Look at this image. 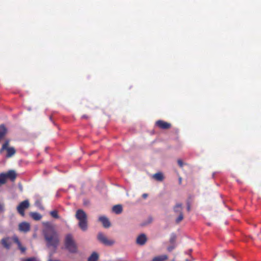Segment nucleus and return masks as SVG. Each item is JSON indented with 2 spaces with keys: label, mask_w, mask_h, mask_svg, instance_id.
<instances>
[{
  "label": "nucleus",
  "mask_w": 261,
  "mask_h": 261,
  "mask_svg": "<svg viewBox=\"0 0 261 261\" xmlns=\"http://www.w3.org/2000/svg\"><path fill=\"white\" fill-rule=\"evenodd\" d=\"M190 210H191L190 206V205H188L187 206V211L189 212L190 211Z\"/></svg>",
  "instance_id": "7c9ffc66"
},
{
  "label": "nucleus",
  "mask_w": 261,
  "mask_h": 261,
  "mask_svg": "<svg viewBox=\"0 0 261 261\" xmlns=\"http://www.w3.org/2000/svg\"><path fill=\"white\" fill-rule=\"evenodd\" d=\"M98 259V254L96 252H93L88 258V261H97Z\"/></svg>",
  "instance_id": "6ab92c4d"
},
{
  "label": "nucleus",
  "mask_w": 261,
  "mask_h": 261,
  "mask_svg": "<svg viewBox=\"0 0 261 261\" xmlns=\"http://www.w3.org/2000/svg\"><path fill=\"white\" fill-rule=\"evenodd\" d=\"M30 206L28 200H25L19 203L17 207L18 213L22 216H24V211Z\"/></svg>",
  "instance_id": "39448f33"
},
{
  "label": "nucleus",
  "mask_w": 261,
  "mask_h": 261,
  "mask_svg": "<svg viewBox=\"0 0 261 261\" xmlns=\"http://www.w3.org/2000/svg\"><path fill=\"white\" fill-rule=\"evenodd\" d=\"M88 118V116L85 115H84L82 116V118L87 119Z\"/></svg>",
  "instance_id": "c756f323"
},
{
  "label": "nucleus",
  "mask_w": 261,
  "mask_h": 261,
  "mask_svg": "<svg viewBox=\"0 0 261 261\" xmlns=\"http://www.w3.org/2000/svg\"><path fill=\"white\" fill-rule=\"evenodd\" d=\"M18 228L20 231L28 232L30 229V225L29 223L23 222L19 224Z\"/></svg>",
  "instance_id": "1a4fd4ad"
},
{
  "label": "nucleus",
  "mask_w": 261,
  "mask_h": 261,
  "mask_svg": "<svg viewBox=\"0 0 261 261\" xmlns=\"http://www.w3.org/2000/svg\"><path fill=\"white\" fill-rule=\"evenodd\" d=\"M122 206L121 204L114 205L112 208L113 212L116 214H120L122 212Z\"/></svg>",
  "instance_id": "ddd939ff"
},
{
  "label": "nucleus",
  "mask_w": 261,
  "mask_h": 261,
  "mask_svg": "<svg viewBox=\"0 0 261 261\" xmlns=\"http://www.w3.org/2000/svg\"><path fill=\"white\" fill-rule=\"evenodd\" d=\"M177 163H178V165L180 167H183L184 163H183V162L181 160L178 159L177 160Z\"/></svg>",
  "instance_id": "393cba45"
},
{
  "label": "nucleus",
  "mask_w": 261,
  "mask_h": 261,
  "mask_svg": "<svg viewBox=\"0 0 261 261\" xmlns=\"http://www.w3.org/2000/svg\"><path fill=\"white\" fill-rule=\"evenodd\" d=\"M4 211V204L0 203V213Z\"/></svg>",
  "instance_id": "a878e982"
},
{
  "label": "nucleus",
  "mask_w": 261,
  "mask_h": 261,
  "mask_svg": "<svg viewBox=\"0 0 261 261\" xmlns=\"http://www.w3.org/2000/svg\"><path fill=\"white\" fill-rule=\"evenodd\" d=\"M7 178L10 179L11 180L14 181L16 177V173L13 170H10L6 173Z\"/></svg>",
  "instance_id": "4468645a"
},
{
  "label": "nucleus",
  "mask_w": 261,
  "mask_h": 261,
  "mask_svg": "<svg viewBox=\"0 0 261 261\" xmlns=\"http://www.w3.org/2000/svg\"><path fill=\"white\" fill-rule=\"evenodd\" d=\"M1 242H2V244L3 246L5 248H6L7 249H10V248L11 247V242L10 241L9 238H3Z\"/></svg>",
  "instance_id": "f8f14e48"
},
{
  "label": "nucleus",
  "mask_w": 261,
  "mask_h": 261,
  "mask_svg": "<svg viewBox=\"0 0 261 261\" xmlns=\"http://www.w3.org/2000/svg\"><path fill=\"white\" fill-rule=\"evenodd\" d=\"M167 259L168 256L167 255H162L153 258L152 261H165Z\"/></svg>",
  "instance_id": "f3484780"
},
{
  "label": "nucleus",
  "mask_w": 261,
  "mask_h": 261,
  "mask_svg": "<svg viewBox=\"0 0 261 261\" xmlns=\"http://www.w3.org/2000/svg\"><path fill=\"white\" fill-rule=\"evenodd\" d=\"M50 215L51 216L54 218L58 219L59 218V216L58 215V213L57 210H54L50 212Z\"/></svg>",
  "instance_id": "4be33fe9"
},
{
  "label": "nucleus",
  "mask_w": 261,
  "mask_h": 261,
  "mask_svg": "<svg viewBox=\"0 0 261 261\" xmlns=\"http://www.w3.org/2000/svg\"><path fill=\"white\" fill-rule=\"evenodd\" d=\"M175 248L174 246H170L168 247L167 250L169 252H171L173 250V249Z\"/></svg>",
  "instance_id": "bb28decb"
},
{
  "label": "nucleus",
  "mask_w": 261,
  "mask_h": 261,
  "mask_svg": "<svg viewBox=\"0 0 261 261\" xmlns=\"http://www.w3.org/2000/svg\"><path fill=\"white\" fill-rule=\"evenodd\" d=\"M13 240L14 242L16 244H17V245L18 246V247L19 249L21 251V252L22 253H24L25 251V250H26V248H25V247L22 246V245H21L20 242L19 241L18 237L15 236V237H14L13 238Z\"/></svg>",
  "instance_id": "9b49d317"
},
{
  "label": "nucleus",
  "mask_w": 261,
  "mask_h": 261,
  "mask_svg": "<svg viewBox=\"0 0 261 261\" xmlns=\"http://www.w3.org/2000/svg\"><path fill=\"white\" fill-rule=\"evenodd\" d=\"M7 176L6 173L0 174V184H4L6 182Z\"/></svg>",
  "instance_id": "412c9836"
},
{
  "label": "nucleus",
  "mask_w": 261,
  "mask_h": 261,
  "mask_svg": "<svg viewBox=\"0 0 261 261\" xmlns=\"http://www.w3.org/2000/svg\"><path fill=\"white\" fill-rule=\"evenodd\" d=\"M176 240V236L175 234H172L170 239V242L172 244H174Z\"/></svg>",
  "instance_id": "b1692460"
},
{
  "label": "nucleus",
  "mask_w": 261,
  "mask_h": 261,
  "mask_svg": "<svg viewBox=\"0 0 261 261\" xmlns=\"http://www.w3.org/2000/svg\"><path fill=\"white\" fill-rule=\"evenodd\" d=\"M24 261H36L34 258H30L24 260Z\"/></svg>",
  "instance_id": "cd10ccee"
},
{
  "label": "nucleus",
  "mask_w": 261,
  "mask_h": 261,
  "mask_svg": "<svg viewBox=\"0 0 261 261\" xmlns=\"http://www.w3.org/2000/svg\"><path fill=\"white\" fill-rule=\"evenodd\" d=\"M142 198L144 199H146L148 197V194L146 193H144L142 195Z\"/></svg>",
  "instance_id": "c85d7f7f"
},
{
  "label": "nucleus",
  "mask_w": 261,
  "mask_h": 261,
  "mask_svg": "<svg viewBox=\"0 0 261 261\" xmlns=\"http://www.w3.org/2000/svg\"><path fill=\"white\" fill-rule=\"evenodd\" d=\"M184 219V216L182 213H180L178 218L176 219V223H179Z\"/></svg>",
  "instance_id": "5701e85b"
},
{
  "label": "nucleus",
  "mask_w": 261,
  "mask_h": 261,
  "mask_svg": "<svg viewBox=\"0 0 261 261\" xmlns=\"http://www.w3.org/2000/svg\"><path fill=\"white\" fill-rule=\"evenodd\" d=\"M182 204L181 203H177L173 207L174 212L176 213H182Z\"/></svg>",
  "instance_id": "dca6fc26"
},
{
  "label": "nucleus",
  "mask_w": 261,
  "mask_h": 261,
  "mask_svg": "<svg viewBox=\"0 0 261 261\" xmlns=\"http://www.w3.org/2000/svg\"><path fill=\"white\" fill-rule=\"evenodd\" d=\"M155 125L162 129H168L171 127V123L162 120H159L155 122Z\"/></svg>",
  "instance_id": "0eeeda50"
},
{
  "label": "nucleus",
  "mask_w": 261,
  "mask_h": 261,
  "mask_svg": "<svg viewBox=\"0 0 261 261\" xmlns=\"http://www.w3.org/2000/svg\"><path fill=\"white\" fill-rule=\"evenodd\" d=\"M153 177L157 181H161L164 179L163 175L161 172L156 173L153 175Z\"/></svg>",
  "instance_id": "a211bd4d"
},
{
  "label": "nucleus",
  "mask_w": 261,
  "mask_h": 261,
  "mask_svg": "<svg viewBox=\"0 0 261 261\" xmlns=\"http://www.w3.org/2000/svg\"><path fill=\"white\" fill-rule=\"evenodd\" d=\"M147 237L144 233L138 236L136 239V243L139 245H144L147 242Z\"/></svg>",
  "instance_id": "6e6552de"
},
{
  "label": "nucleus",
  "mask_w": 261,
  "mask_h": 261,
  "mask_svg": "<svg viewBox=\"0 0 261 261\" xmlns=\"http://www.w3.org/2000/svg\"><path fill=\"white\" fill-rule=\"evenodd\" d=\"M6 133V127L4 125L0 126V141L4 138Z\"/></svg>",
  "instance_id": "aec40b11"
},
{
  "label": "nucleus",
  "mask_w": 261,
  "mask_h": 261,
  "mask_svg": "<svg viewBox=\"0 0 261 261\" xmlns=\"http://www.w3.org/2000/svg\"><path fill=\"white\" fill-rule=\"evenodd\" d=\"M65 246L71 253H76L77 252V246L71 234H68L66 236Z\"/></svg>",
  "instance_id": "7ed1b4c3"
},
{
  "label": "nucleus",
  "mask_w": 261,
  "mask_h": 261,
  "mask_svg": "<svg viewBox=\"0 0 261 261\" xmlns=\"http://www.w3.org/2000/svg\"><path fill=\"white\" fill-rule=\"evenodd\" d=\"M98 220L102 223L103 226L105 228H109L111 225L109 219L105 216L99 217Z\"/></svg>",
  "instance_id": "9d476101"
},
{
  "label": "nucleus",
  "mask_w": 261,
  "mask_h": 261,
  "mask_svg": "<svg viewBox=\"0 0 261 261\" xmlns=\"http://www.w3.org/2000/svg\"><path fill=\"white\" fill-rule=\"evenodd\" d=\"M76 218L79 221V226L84 231L88 228L87 216L86 213L82 210H78L75 214Z\"/></svg>",
  "instance_id": "f03ea898"
},
{
  "label": "nucleus",
  "mask_w": 261,
  "mask_h": 261,
  "mask_svg": "<svg viewBox=\"0 0 261 261\" xmlns=\"http://www.w3.org/2000/svg\"><path fill=\"white\" fill-rule=\"evenodd\" d=\"M44 234L47 247H51L56 250L59 243V239L57 232L54 229L49 228L44 231Z\"/></svg>",
  "instance_id": "f257e3e1"
},
{
  "label": "nucleus",
  "mask_w": 261,
  "mask_h": 261,
  "mask_svg": "<svg viewBox=\"0 0 261 261\" xmlns=\"http://www.w3.org/2000/svg\"><path fill=\"white\" fill-rule=\"evenodd\" d=\"M9 142H6L2 146V150H6L7 151V154L6 156L7 158H10L16 152V150L14 147H9Z\"/></svg>",
  "instance_id": "423d86ee"
},
{
  "label": "nucleus",
  "mask_w": 261,
  "mask_h": 261,
  "mask_svg": "<svg viewBox=\"0 0 261 261\" xmlns=\"http://www.w3.org/2000/svg\"><path fill=\"white\" fill-rule=\"evenodd\" d=\"M181 177H179V184H180L181 183Z\"/></svg>",
  "instance_id": "2f4dec72"
},
{
  "label": "nucleus",
  "mask_w": 261,
  "mask_h": 261,
  "mask_svg": "<svg viewBox=\"0 0 261 261\" xmlns=\"http://www.w3.org/2000/svg\"><path fill=\"white\" fill-rule=\"evenodd\" d=\"M30 215V216L35 220H40L42 218V216L37 212H31Z\"/></svg>",
  "instance_id": "2eb2a0df"
},
{
  "label": "nucleus",
  "mask_w": 261,
  "mask_h": 261,
  "mask_svg": "<svg viewBox=\"0 0 261 261\" xmlns=\"http://www.w3.org/2000/svg\"><path fill=\"white\" fill-rule=\"evenodd\" d=\"M97 239L101 243L106 246H112L115 243V241L114 240H109L107 237L102 232H99L98 233Z\"/></svg>",
  "instance_id": "20e7f679"
}]
</instances>
